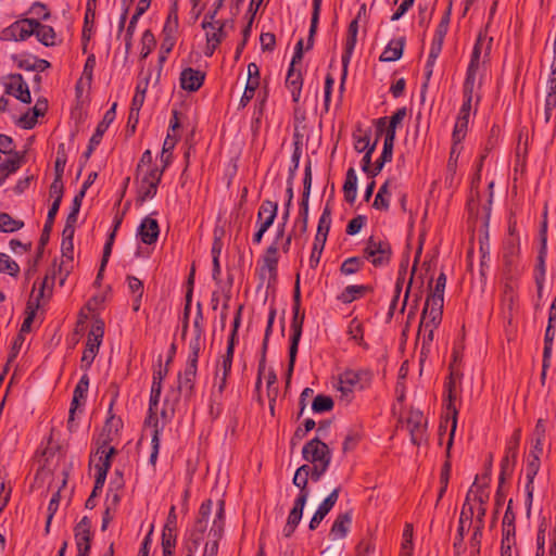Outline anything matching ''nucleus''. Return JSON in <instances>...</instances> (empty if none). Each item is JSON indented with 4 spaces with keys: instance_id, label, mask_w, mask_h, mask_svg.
Instances as JSON below:
<instances>
[{
    "instance_id": "49",
    "label": "nucleus",
    "mask_w": 556,
    "mask_h": 556,
    "mask_svg": "<svg viewBox=\"0 0 556 556\" xmlns=\"http://www.w3.org/2000/svg\"><path fill=\"white\" fill-rule=\"evenodd\" d=\"M375 552L374 534L367 530L366 535L358 542L355 547V556H369Z\"/></svg>"
},
{
    "instance_id": "64",
    "label": "nucleus",
    "mask_w": 556,
    "mask_h": 556,
    "mask_svg": "<svg viewBox=\"0 0 556 556\" xmlns=\"http://www.w3.org/2000/svg\"><path fill=\"white\" fill-rule=\"evenodd\" d=\"M156 45L153 33L150 29L144 30L141 37V56L147 58Z\"/></svg>"
},
{
    "instance_id": "19",
    "label": "nucleus",
    "mask_w": 556,
    "mask_h": 556,
    "mask_svg": "<svg viewBox=\"0 0 556 556\" xmlns=\"http://www.w3.org/2000/svg\"><path fill=\"white\" fill-rule=\"evenodd\" d=\"M540 467H541L540 457H538L536 455L529 456L528 463H527V467H526V477H527V483H526V493H527L526 505H527V514L528 515L530 514L531 506H532V501H533V491H534L533 482H534L535 476L538 475V472L540 470Z\"/></svg>"
},
{
    "instance_id": "57",
    "label": "nucleus",
    "mask_w": 556,
    "mask_h": 556,
    "mask_svg": "<svg viewBox=\"0 0 556 556\" xmlns=\"http://www.w3.org/2000/svg\"><path fill=\"white\" fill-rule=\"evenodd\" d=\"M295 137V140H294V150H293V153H292V156H291V166L289 168V176H288V179L289 180H293L294 177H295V173L299 168V164H300V159H301V155H302V143L300 141V136L299 134H295L294 135Z\"/></svg>"
},
{
    "instance_id": "33",
    "label": "nucleus",
    "mask_w": 556,
    "mask_h": 556,
    "mask_svg": "<svg viewBox=\"0 0 556 556\" xmlns=\"http://www.w3.org/2000/svg\"><path fill=\"white\" fill-rule=\"evenodd\" d=\"M406 38L404 36L392 39L379 56L380 62H394L402 58Z\"/></svg>"
},
{
    "instance_id": "50",
    "label": "nucleus",
    "mask_w": 556,
    "mask_h": 556,
    "mask_svg": "<svg viewBox=\"0 0 556 556\" xmlns=\"http://www.w3.org/2000/svg\"><path fill=\"white\" fill-rule=\"evenodd\" d=\"M24 227V222L14 219L8 213H0V232H14Z\"/></svg>"
},
{
    "instance_id": "63",
    "label": "nucleus",
    "mask_w": 556,
    "mask_h": 556,
    "mask_svg": "<svg viewBox=\"0 0 556 556\" xmlns=\"http://www.w3.org/2000/svg\"><path fill=\"white\" fill-rule=\"evenodd\" d=\"M0 273H8L12 277L20 274L18 264L11 260L9 255L0 252Z\"/></svg>"
},
{
    "instance_id": "34",
    "label": "nucleus",
    "mask_w": 556,
    "mask_h": 556,
    "mask_svg": "<svg viewBox=\"0 0 556 556\" xmlns=\"http://www.w3.org/2000/svg\"><path fill=\"white\" fill-rule=\"evenodd\" d=\"M356 41H357V35L348 33L345 45H344V51H343L342 58H341V62H342V75H341V83H340V92L341 93L344 90V84H345V79L348 76V66L351 61L353 51L355 49Z\"/></svg>"
},
{
    "instance_id": "5",
    "label": "nucleus",
    "mask_w": 556,
    "mask_h": 556,
    "mask_svg": "<svg viewBox=\"0 0 556 556\" xmlns=\"http://www.w3.org/2000/svg\"><path fill=\"white\" fill-rule=\"evenodd\" d=\"M442 315L443 312H438V315H434L431 309H428V307H424L421 313V318L419 323L418 328V336L422 333V342H421V350L420 355L427 356V354L430 351L431 342L433 341L434 337V330L438 328V326L442 321Z\"/></svg>"
},
{
    "instance_id": "32",
    "label": "nucleus",
    "mask_w": 556,
    "mask_h": 556,
    "mask_svg": "<svg viewBox=\"0 0 556 556\" xmlns=\"http://www.w3.org/2000/svg\"><path fill=\"white\" fill-rule=\"evenodd\" d=\"M184 394L178 388H170L165 395L163 408L161 409V418L165 421L172 420L175 416L180 396Z\"/></svg>"
},
{
    "instance_id": "23",
    "label": "nucleus",
    "mask_w": 556,
    "mask_h": 556,
    "mask_svg": "<svg viewBox=\"0 0 556 556\" xmlns=\"http://www.w3.org/2000/svg\"><path fill=\"white\" fill-rule=\"evenodd\" d=\"M137 235L144 244L155 243L160 235L157 220L150 216L144 217L138 227Z\"/></svg>"
},
{
    "instance_id": "22",
    "label": "nucleus",
    "mask_w": 556,
    "mask_h": 556,
    "mask_svg": "<svg viewBox=\"0 0 556 556\" xmlns=\"http://www.w3.org/2000/svg\"><path fill=\"white\" fill-rule=\"evenodd\" d=\"M278 213V204L277 202L270 201V200H264L258 208L257 212V227L261 228V230H268Z\"/></svg>"
},
{
    "instance_id": "25",
    "label": "nucleus",
    "mask_w": 556,
    "mask_h": 556,
    "mask_svg": "<svg viewBox=\"0 0 556 556\" xmlns=\"http://www.w3.org/2000/svg\"><path fill=\"white\" fill-rule=\"evenodd\" d=\"M352 520H353V510L352 509H350L345 513L338 514V516L336 517V519L331 526L329 536L332 540L344 539L348 535V533L350 532V528L352 526Z\"/></svg>"
},
{
    "instance_id": "51",
    "label": "nucleus",
    "mask_w": 556,
    "mask_h": 556,
    "mask_svg": "<svg viewBox=\"0 0 556 556\" xmlns=\"http://www.w3.org/2000/svg\"><path fill=\"white\" fill-rule=\"evenodd\" d=\"M306 503H307V500H304V498L302 500V497H295L293 507L291 508V510L288 515V518H287V522L289 525H293L295 527L299 526V523L303 517V510H304Z\"/></svg>"
},
{
    "instance_id": "48",
    "label": "nucleus",
    "mask_w": 556,
    "mask_h": 556,
    "mask_svg": "<svg viewBox=\"0 0 556 556\" xmlns=\"http://www.w3.org/2000/svg\"><path fill=\"white\" fill-rule=\"evenodd\" d=\"M160 399L161 394L150 392L148 417L146 419V424L152 427L153 429H160L159 420L156 417V410L160 403Z\"/></svg>"
},
{
    "instance_id": "45",
    "label": "nucleus",
    "mask_w": 556,
    "mask_h": 556,
    "mask_svg": "<svg viewBox=\"0 0 556 556\" xmlns=\"http://www.w3.org/2000/svg\"><path fill=\"white\" fill-rule=\"evenodd\" d=\"M502 309L510 325L519 308V296H501Z\"/></svg>"
},
{
    "instance_id": "1",
    "label": "nucleus",
    "mask_w": 556,
    "mask_h": 556,
    "mask_svg": "<svg viewBox=\"0 0 556 556\" xmlns=\"http://www.w3.org/2000/svg\"><path fill=\"white\" fill-rule=\"evenodd\" d=\"M293 304H292V320H291V336L289 346V364L287 371V383H289L292 376L299 343L303 332V324L305 319V312L301 309V289H300V274L296 275L294 289H293Z\"/></svg>"
},
{
    "instance_id": "31",
    "label": "nucleus",
    "mask_w": 556,
    "mask_h": 556,
    "mask_svg": "<svg viewBox=\"0 0 556 556\" xmlns=\"http://www.w3.org/2000/svg\"><path fill=\"white\" fill-rule=\"evenodd\" d=\"M303 86V77L301 71L295 70V64L289 65V70L286 77V87L291 93L292 101L298 103L300 101Z\"/></svg>"
},
{
    "instance_id": "47",
    "label": "nucleus",
    "mask_w": 556,
    "mask_h": 556,
    "mask_svg": "<svg viewBox=\"0 0 556 556\" xmlns=\"http://www.w3.org/2000/svg\"><path fill=\"white\" fill-rule=\"evenodd\" d=\"M39 308L38 301H33L30 298L26 304V317L24 318L20 333L23 336V333L29 332L31 329V324L35 319L37 309Z\"/></svg>"
},
{
    "instance_id": "35",
    "label": "nucleus",
    "mask_w": 556,
    "mask_h": 556,
    "mask_svg": "<svg viewBox=\"0 0 556 556\" xmlns=\"http://www.w3.org/2000/svg\"><path fill=\"white\" fill-rule=\"evenodd\" d=\"M371 290V287L367 285H350L345 287L340 294H338L337 300L343 304H350L353 301L363 298Z\"/></svg>"
},
{
    "instance_id": "18",
    "label": "nucleus",
    "mask_w": 556,
    "mask_h": 556,
    "mask_svg": "<svg viewBox=\"0 0 556 556\" xmlns=\"http://www.w3.org/2000/svg\"><path fill=\"white\" fill-rule=\"evenodd\" d=\"M446 286V275L441 271L437 278L435 287L431 290V293L427 296L425 307L431 309L433 315H438V312H443L444 304V289Z\"/></svg>"
},
{
    "instance_id": "24",
    "label": "nucleus",
    "mask_w": 556,
    "mask_h": 556,
    "mask_svg": "<svg viewBox=\"0 0 556 556\" xmlns=\"http://www.w3.org/2000/svg\"><path fill=\"white\" fill-rule=\"evenodd\" d=\"M198 366L186 364L184 372L178 375L177 388L184 392L186 399H191L194 394V381L197 377Z\"/></svg>"
},
{
    "instance_id": "28",
    "label": "nucleus",
    "mask_w": 556,
    "mask_h": 556,
    "mask_svg": "<svg viewBox=\"0 0 556 556\" xmlns=\"http://www.w3.org/2000/svg\"><path fill=\"white\" fill-rule=\"evenodd\" d=\"M56 215L58 214H54L52 211H48L47 219L43 225V229H42V232H41V236L39 239L36 257L34 260V264H33L31 268L28 269V273H30V270H34V271L36 270L37 264L43 255V250H45V247L47 245V243L49 242L50 233L52 231Z\"/></svg>"
},
{
    "instance_id": "38",
    "label": "nucleus",
    "mask_w": 556,
    "mask_h": 556,
    "mask_svg": "<svg viewBox=\"0 0 556 556\" xmlns=\"http://www.w3.org/2000/svg\"><path fill=\"white\" fill-rule=\"evenodd\" d=\"M344 200L352 204L354 203L357 194V176L353 167H350L345 175V181L343 185Z\"/></svg>"
},
{
    "instance_id": "26",
    "label": "nucleus",
    "mask_w": 556,
    "mask_h": 556,
    "mask_svg": "<svg viewBox=\"0 0 556 556\" xmlns=\"http://www.w3.org/2000/svg\"><path fill=\"white\" fill-rule=\"evenodd\" d=\"M492 42L493 38H486V34L483 31H480L477 36L469 64H473L475 66L480 65V59L483 53L484 60L490 56L491 49H492Z\"/></svg>"
},
{
    "instance_id": "53",
    "label": "nucleus",
    "mask_w": 556,
    "mask_h": 556,
    "mask_svg": "<svg viewBox=\"0 0 556 556\" xmlns=\"http://www.w3.org/2000/svg\"><path fill=\"white\" fill-rule=\"evenodd\" d=\"M364 266V261L358 256H351L344 260L340 266V273L344 276H350L358 273Z\"/></svg>"
},
{
    "instance_id": "46",
    "label": "nucleus",
    "mask_w": 556,
    "mask_h": 556,
    "mask_svg": "<svg viewBox=\"0 0 556 556\" xmlns=\"http://www.w3.org/2000/svg\"><path fill=\"white\" fill-rule=\"evenodd\" d=\"M177 535L176 530L163 529L162 531V549L163 556H174V549L176 547Z\"/></svg>"
},
{
    "instance_id": "60",
    "label": "nucleus",
    "mask_w": 556,
    "mask_h": 556,
    "mask_svg": "<svg viewBox=\"0 0 556 556\" xmlns=\"http://www.w3.org/2000/svg\"><path fill=\"white\" fill-rule=\"evenodd\" d=\"M451 471H452V464L448 462H444V464L442 465V468H441V473H440V490L438 493L437 504L442 500V497L444 496V494L447 490Z\"/></svg>"
},
{
    "instance_id": "58",
    "label": "nucleus",
    "mask_w": 556,
    "mask_h": 556,
    "mask_svg": "<svg viewBox=\"0 0 556 556\" xmlns=\"http://www.w3.org/2000/svg\"><path fill=\"white\" fill-rule=\"evenodd\" d=\"M520 274H504L505 282L501 296H519L518 295V277Z\"/></svg>"
},
{
    "instance_id": "29",
    "label": "nucleus",
    "mask_w": 556,
    "mask_h": 556,
    "mask_svg": "<svg viewBox=\"0 0 556 556\" xmlns=\"http://www.w3.org/2000/svg\"><path fill=\"white\" fill-rule=\"evenodd\" d=\"M275 317H276V308H275V306L271 305L269 308V313H268L267 326L265 329V334H264L262 349H261V357L258 361L257 376H260V377L263 376V374L265 372V369H266V354H267V350H268L269 337L273 332Z\"/></svg>"
},
{
    "instance_id": "15",
    "label": "nucleus",
    "mask_w": 556,
    "mask_h": 556,
    "mask_svg": "<svg viewBox=\"0 0 556 556\" xmlns=\"http://www.w3.org/2000/svg\"><path fill=\"white\" fill-rule=\"evenodd\" d=\"M471 104H472V100L463 98V103L459 109L458 115L456 117V122H455L454 130H453V135H452L453 142L455 144L460 143L466 137L469 117H470V113H471Z\"/></svg>"
},
{
    "instance_id": "61",
    "label": "nucleus",
    "mask_w": 556,
    "mask_h": 556,
    "mask_svg": "<svg viewBox=\"0 0 556 556\" xmlns=\"http://www.w3.org/2000/svg\"><path fill=\"white\" fill-rule=\"evenodd\" d=\"M340 486L333 489L330 494L319 504L317 511L326 517L339 500Z\"/></svg>"
},
{
    "instance_id": "10",
    "label": "nucleus",
    "mask_w": 556,
    "mask_h": 556,
    "mask_svg": "<svg viewBox=\"0 0 556 556\" xmlns=\"http://www.w3.org/2000/svg\"><path fill=\"white\" fill-rule=\"evenodd\" d=\"M38 20L22 18L5 27L0 35L2 40L23 41L34 35Z\"/></svg>"
},
{
    "instance_id": "42",
    "label": "nucleus",
    "mask_w": 556,
    "mask_h": 556,
    "mask_svg": "<svg viewBox=\"0 0 556 556\" xmlns=\"http://www.w3.org/2000/svg\"><path fill=\"white\" fill-rule=\"evenodd\" d=\"M479 67L468 64L466 77L463 84V98L473 100V91L476 86V77Z\"/></svg>"
},
{
    "instance_id": "27",
    "label": "nucleus",
    "mask_w": 556,
    "mask_h": 556,
    "mask_svg": "<svg viewBox=\"0 0 556 556\" xmlns=\"http://www.w3.org/2000/svg\"><path fill=\"white\" fill-rule=\"evenodd\" d=\"M61 252H62V261L59 265V274L62 276L60 279V285H63L71 270L73 269V253H74V243L73 240H62L61 242Z\"/></svg>"
},
{
    "instance_id": "62",
    "label": "nucleus",
    "mask_w": 556,
    "mask_h": 556,
    "mask_svg": "<svg viewBox=\"0 0 556 556\" xmlns=\"http://www.w3.org/2000/svg\"><path fill=\"white\" fill-rule=\"evenodd\" d=\"M325 244H326L325 239L321 240L320 237H318V238L315 237L312 252H311L309 260H308L311 268L314 269L318 266L323 251L325 249Z\"/></svg>"
},
{
    "instance_id": "39",
    "label": "nucleus",
    "mask_w": 556,
    "mask_h": 556,
    "mask_svg": "<svg viewBox=\"0 0 556 556\" xmlns=\"http://www.w3.org/2000/svg\"><path fill=\"white\" fill-rule=\"evenodd\" d=\"M348 334L357 345L364 350L369 349V344L364 340V325L358 318H353L348 326Z\"/></svg>"
},
{
    "instance_id": "36",
    "label": "nucleus",
    "mask_w": 556,
    "mask_h": 556,
    "mask_svg": "<svg viewBox=\"0 0 556 556\" xmlns=\"http://www.w3.org/2000/svg\"><path fill=\"white\" fill-rule=\"evenodd\" d=\"M116 106H117V103L116 102L113 103V105L105 112L102 121L97 125L96 130L90 138V140H92L93 143L100 144L104 132L108 130L110 125L115 119Z\"/></svg>"
},
{
    "instance_id": "7",
    "label": "nucleus",
    "mask_w": 556,
    "mask_h": 556,
    "mask_svg": "<svg viewBox=\"0 0 556 556\" xmlns=\"http://www.w3.org/2000/svg\"><path fill=\"white\" fill-rule=\"evenodd\" d=\"M163 176V169L157 166L149 168L143 176L140 178V182L137 189V202L142 204L149 199L156 195L157 187Z\"/></svg>"
},
{
    "instance_id": "37",
    "label": "nucleus",
    "mask_w": 556,
    "mask_h": 556,
    "mask_svg": "<svg viewBox=\"0 0 556 556\" xmlns=\"http://www.w3.org/2000/svg\"><path fill=\"white\" fill-rule=\"evenodd\" d=\"M36 30L34 35L36 36L37 40L46 46V47H54L58 45L56 41V33L54 28L50 25L41 24L38 21V25L35 26Z\"/></svg>"
},
{
    "instance_id": "56",
    "label": "nucleus",
    "mask_w": 556,
    "mask_h": 556,
    "mask_svg": "<svg viewBox=\"0 0 556 556\" xmlns=\"http://www.w3.org/2000/svg\"><path fill=\"white\" fill-rule=\"evenodd\" d=\"M334 406V402L331 396L318 394L315 396L312 403V410L316 414L330 412Z\"/></svg>"
},
{
    "instance_id": "13",
    "label": "nucleus",
    "mask_w": 556,
    "mask_h": 556,
    "mask_svg": "<svg viewBox=\"0 0 556 556\" xmlns=\"http://www.w3.org/2000/svg\"><path fill=\"white\" fill-rule=\"evenodd\" d=\"M89 388V377L87 374H84L78 383L76 384L74 392H73V399L71 402V407L68 412V419H67V428L70 431H73L75 428V414L77 408L80 406H84L86 403V397L88 393Z\"/></svg>"
},
{
    "instance_id": "55",
    "label": "nucleus",
    "mask_w": 556,
    "mask_h": 556,
    "mask_svg": "<svg viewBox=\"0 0 556 556\" xmlns=\"http://www.w3.org/2000/svg\"><path fill=\"white\" fill-rule=\"evenodd\" d=\"M113 440L112 437L110 435H106L105 438L103 439H99L97 441V451L96 453H91L90 455V464L94 462V458L97 457L98 454H104L109 457H114L117 453L116 448L113 447V446H109L110 442Z\"/></svg>"
},
{
    "instance_id": "16",
    "label": "nucleus",
    "mask_w": 556,
    "mask_h": 556,
    "mask_svg": "<svg viewBox=\"0 0 556 556\" xmlns=\"http://www.w3.org/2000/svg\"><path fill=\"white\" fill-rule=\"evenodd\" d=\"M426 421L420 410L412 409L406 418V427L410 434V441L414 445L419 446L426 435Z\"/></svg>"
},
{
    "instance_id": "14",
    "label": "nucleus",
    "mask_w": 556,
    "mask_h": 556,
    "mask_svg": "<svg viewBox=\"0 0 556 556\" xmlns=\"http://www.w3.org/2000/svg\"><path fill=\"white\" fill-rule=\"evenodd\" d=\"M8 80L9 81L4 84L5 93L13 96L25 104H29L31 102V94L23 75L20 73L9 74Z\"/></svg>"
},
{
    "instance_id": "2",
    "label": "nucleus",
    "mask_w": 556,
    "mask_h": 556,
    "mask_svg": "<svg viewBox=\"0 0 556 556\" xmlns=\"http://www.w3.org/2000/svg\"><path fill=\"white\" fill-rule=\"evenodd\" d=\"M450 375L446 378V381L444 383V394H443V403L445 408V425L443 422H440L439 426V434L442 435V433L446 430L447 422L450 420H454V428H457V417H458V409L455 405V400L457 399V395L460 391V383L463 378V372L459 368L455 367L453 364H450L448 366Z\"/></svg>"
},
{
    "instance_id": "21",
    "label": "nucleus",
    "mask_w": 556,
    "mask_h": 556,
    "mask_svg": "<svg viewBox=\"0 0 556 556\" xmlns=\"http://www.w3.org/2000/svg\"><path fill=\"white\" fill-rule=\"evenodd\" d=\"M205 73L200 70L187 67L181 71L179 81L180 87L189 92L198 91L204 84Z\"/></svg>"
},
{
    "instance_id": "41",
    "label": "nucleus",
    "mask_w": 556,
    "mask_h": 556,
    "mask_svg": "<svg viewBox=\"0 0 556 556\" xmlns=\"http://www.w3.org/2000/svg\"><path fill=\"white\" fill-rule=\"evenodd\" d=\"M49 193L50 197L54 199L49 211H52L54 214H58L64 194V186L62 178L54 177L50 186Z\"/></svg>"
},
{
    "instance_id": "43",
    "label": "nucleus",
    "mask_w": 556,
    "mask_h": 556,
    "mask_svg": "<svg viewBox=\"0 0 556 556\" xmlns=\"http://www.w3.org/2000/svg\"><path fill=\"white\" fill-rule=\"evenodd\" d=\"M331 226V207L329 203H327L323 210V213L318 220L317 231L315 237H320L321 240L325 239L327 241L328 233Z\"/></svg>"
},
{
    "instance_id": "17",
    "label": "nucleus",
    "mask_w": 556,
    "mask_h": 556,
    "mask_svg": "<svg viewBox=\"0 0 556 556\" xmlns=\"http://www.w3.org/2000/svg\"><path fill=\"white\" fill-rule=\"evenodd\" d=\"M212 508L213 502L211 498L204 501L199 508L198 517L190 534V538L195 546L203 539V535L207 528L208 517L212 513Z\"/></svg>"
},
{
    "instance_id": "52",
    "label": "nucleus",
    "mask_w": 556,
    "mask_h": 556,
    "mask_svg": "<svg viewBox=\"0 0 556 556\" xmlns=\"http://www.w3.org/2000/svg\"><path fill=\"white\" fill-rule=\"evenodd\" d=\"M555 338V321L548 320L544 334V349L543 356H545V366L548 359L552 358L553 342Z\"/></svg>"
},
{
    "instance_id": "4",
    "label": "nucleus",
    "mask_w": 556,
    "mask_h": 556,
    "mask_svg": "<svg viewBox=\"0 0 556 556\" xmlns=\"http://www.w3.org/2000/svg\"><path fill=\"white\" fill-rule=\"evenodd\" d=\"M363 255L375 267H384L391 262L392 248L389 241L370 236L363 250Z\"/></svg>"
},
{
    "instance_id": "6",
    "label": "nucleus",
    "mask_w": 556,
    "mask_h": 556,
    "mask_svg": "<svg viewBox=\"0 0 556 556\" xmlns=\"http://www.w3.org/2000/svg\"><path fill=\"white\" fill-rule=\"evenodd\" d=\"M225 501H218V508L216 510L215 517L213 519L212 527L208 532V542H206L203 555L202 556H217L218 554V543L219 540L224 535L225 530Z\"/></svg>"
},
{
    "instance_id": "12",
    "label": "nucleus",
    "mask_w": 556,
    "mask_h": 556,
    "mask_svg": "<svg viewBox=\"0 0 556 556\" xmlns=\"http://www.w3.org/2000/svg\"><path fill=\"white\" fill-rule=\"evenodd\" d=\"M302 457L312 464L331 463L328 445L318 438L309 440L302 448Z\"/></svg>"
},
{
    "instance_id": "30",
    "label": "nucleus",
    "mask_w": 556,
    "mask_h": 556,
    "mask_svg": "<svg viewBox=\"0 0 556 556\" xmlns=\"http://www.w3.org/2000/svg\"><path fill=\"white\" fill-rule=\"evenodd\" d=\"M262 270H267L273 280H276L278 275V262H279V248L276 242L266 249L262 257Z\"/></svg>"
},
{
    "instance_id": "40",
    "label": "nucleus",
    "mask_w": 556,
    "mask_h": 556,
    "mask_svg": "<svg viewBox=\"0 0 556 556\" xmlns=\"http://www.w3.org/2000/svg\"><path fill=\"white\" fill-rule=\"evenodd\" d=\"M321 1L323 0H313V12H312L311 26H309L308 37H307L306 50H311L314 46L315 35L317 33L318 23H319Z\"/></svg>"
},
{
    "instance_id": "3",
    "label": "nucleus",
    "mask_w": 556,
    "mask_h": 556,
    "mask_svg": "<svg viewBox=\"0 0 556 556\" xmlns=\"http://www.w3.org/2000/svg\"><path fill=\"white\" fill-rule=\"evenodd\" d=\"M372 377V370L369 368L345 369L339 376V390L343 395L348 396L354 390L367 389L371 383Z\"/></svg>"
},
{
    "instance_id": "8",
    "label": "nucleus",
    "mask_w": 556,
    "mask_h": 556,
    "mask_svg": "<svg viewBox=\"0 0 556 556\" xmlns=\"http://www.w3.org/2000/svg\"><path fill=\"white\" fill-rule=\"evenodd\" d=\"M521 440V430L515 429L510 439L506 443L505 455L501 460L500 480L504 483L507 477H511L518 456L519 444Z\"/></svg>"
},
{
    "instance_id": "54",
    "label": "nucleus",
    "mask_w": 556,
    "mask_h": 556,
    "mask_svg": "<svg viewBox=\"0 0 556 556\" xmlns=\"http://www.w3.org/2000/svg\"><path fill=\"white\" fill-rule=\"evenodd\" d=\"M67 163V151L65 143L58 144L56 159L54 163V177L62 178Z\"/></svg>"
},
{
    "instance_id": "20",
    "label": "nucleus",
    "mask_w": 556,
    "mask_h": 556,
    "mask_svg": "<svg viewBox=\"0 0 556 556\" xmlns=\"http://www.w3.org/2000/svg\"><path fill=\"white\" fill-rule=\"evenodd\" d=\"M546 228H547V225H546V222H544L542 225V229L540 231L541 247H540V250L538 253L536 265H535V269H534L535 285H541L540 282H544V280H545V273H546L545 261H546V255H547V236H546L547 230H546Z\"/></svg>"
},
{
    "instance_id": "9",
    "label": "nucleus",
    "mask_w": 556,
    "mask_h": 556,
    "mask_svg": "<svg viewBox=\"0 0 556 556\" xmlns=\"http://www.w3.org/2000/svg\"><path fill=\"white\" fill-rule=\"evenodd\" d=\"M520 238L506 237L503 242V273L520 274L519 269Z\"/></svg>"
},
{
    "instance_id": "44",
    "label": "nucleus",
    "mask_w": 556,
    "mask_h": 556,
    "mask_svg": "<svg viewBox=\"0 0 556 556\" xmlns=\"http://www.w3.org/2000/svg\"><path fill=\"white\" fill-rule=\"evenodd\" d=\"M391 180L388 179L384 184L379 188L378 193L374 200L372 206L379 211H388L390 207V195L391 192L389 190Z\"/></svg>"
},
{
    "instance_id": "59",
    "label": "nucleus",
    "mask_w": 556,
    "mask_h": 556,
    "mask_svg": "<svg viewBox=\"0 0 556 556\" xmlns=\"http://www.w3.org/2000/svg\"><path fill=\"white\" fill-rule=\"evenodd\" d=\"M123 428V421L119 417H116L114 413H108V418L105 420L103 427V434L100 439L105 438L106 435L112 437V432L117 433Z\"/></svg>"
},
{
    "instance_id": "11",
    "label": "nucleus",
    "mask_w": 556,
    "mask_h": 556,
    "mask_svg": "<svg viewBox=\"0 0 556 556\" xmlns=\"http://www.w3.org/2000/svg\"><path fill=\"white\" fill-rule=\"evenodd\" d=\"M74 538L77 547L76 556H89L93 533L91 531V519L84 516L74 527Z\"/></svg>"
}]
</instances>
